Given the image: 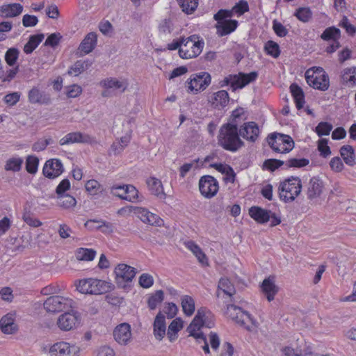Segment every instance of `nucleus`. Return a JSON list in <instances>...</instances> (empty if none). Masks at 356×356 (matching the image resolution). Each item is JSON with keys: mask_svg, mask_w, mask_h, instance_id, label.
<instances>
[{"mask_svg": "<svg viewBox=\"0 0 356 356\" xmlns=\"http://www.w3.org/2000/svg\"><path fill=\"white\" fill-rule=\"evenodd\" d=\"M218 143L224 149L230 152H236L244 145L239 137L236 123H226L220 127Z\"/></svg>", "mask_w": 356, "mask_h": 356, "instance_id": "1", "label": "nucleus"}, {"mask_svg": "<svg viewBox=\"0 0 356 356\" xmlns=\"http://www.w3.org/2000/svg\"><path fill=\"white\" fill-rule=\"evenodd\" d=\"M301 191L302 181L298 177L292 176L284 179L278 187L280 198L286 203L294 201Z\"/></svg>", "mask_w": 356, "mask_h": 356, "instance_id": "2", "label": "nucleus"}, {"mask_svg": "<svg viewBox=\"0 0 356 356\" xmlns=\"http://www.w3.org/2000/svg\"><path fill=\"white\" fill-rule=\"evenodd\" d=\"M112 283L102 280L88 278L79 281L76 289L84 294H102L112 291Z\"/></svg>", "mask_w": 356, "mask_h": 356, "instance_id": "3", "label": "nucleus"}, {"mask_svg": "<svg viewBox=\"0 0 356 356\" xmlns=\"http://www.w3.org/2000/svg\"><path fill=\"white\" fill-rule=\"evenodd\" d=\"M204 41L197 35H192L182 38V47L179 49V56L184 59H189L198 56L203 49Z\"/></svg>", "mask_w": 356, "mask_h": 356, "instance_id": "4", "label": "nucleus"}, {"mask_svg": "<svg viewBox=\"0 0 356 356\" xmlns=\"http://www.w3.org/2000/svg\"><path fill=\"white\" fill-rule=\"evenodd\" d=\"M226 314L238 325L245 327L248 330H252V326L256 327V321L251 315L234 305H229L227 307Z\"/></svg>", "mask_w": 356, "mask_h": 356, "instance_id": "5", "label": "nucleus"}, {"mask_svg": "<svg viewBox=\"0 0 356 356\" xmlns=\"http://www.w3.org/2000/svg\"><path fill=\"white\" fill-rule=\"evenodd\" d=\"M267 140L273 150L277 153H287L294 147V142L288 135L274 133L268 137Z\"/></svg>", "mask_w": 356, "mask_h": 356, "instance_id": "6", "label": "nucleus"}, {"mask_svg": "<svg viewBox=\"0 0 356 356\" xmlns=\"http://www.w3.org/2000/svg\"><path fill=\"white\" fill-rule=\"evenodd\" d=\"M206 316V308H200L195 316L194 317L192 322L187 327V331L189 333V336L194 337L196 340L199 339H203L204 334L202 332H199L202 326L207 327H212L214 323L212 321L207 323L206 319L204 318Z\"/></svg>", "mask_w": 356, "mask_h": 356, "instance_id": "7", "label": "nucleus"}, {"mask_svg": "<svg viewBox=\"0 0 356 356\" xmlns=\"http://www.w3.org/2000/svg\"><path fill=\"white\" fill-rule=\"evenodd\" d=\"M115 282L119 288L126 289L134 278L136 268L125 264H118L114 269Z\"/></svg>", "mask_w": 356, "mask_h": 356, "instance_id": "8", "label": "nucleus"}, {"mask_svg": "<svg viewBox=\"0 0 356 356\" xmlns=\"http://www.w3.org/2000/svg\"><path fill=\"white\" fill-rule=\"evenodd\" d=\"M258 76L257 72H252L249 74L239 73L230 74L220 82V87L231 85L233 90L242 88L250 83L254 81Z\"/></svg>", "mask_w": 356, "mask_h": 356, "instance_id": "9", "label": "nucleus"}, {"mask_svg": "<svg viewBox=\"0 0 356 356\" xmlns=\"http://www.w3.org/2000/svg\"><path fill=\"white\" fill-rule=\"evenodd\" d=\"M74 302L72 299L61 296H53L44 302V307L48 312H60L72 308Z\"/></svg>", "mask_w": 356, "mask_h": 356, "instance_id": "10", "label": "nucleus"}, {"mask_svg": "<svg viewBox=\"0 0 356 356\" xmlns=\"http://www.w3.org/2000/svg\"><path fill=\"white\" fill-rule=\"evenodd\" d=\"M211 75L205 72L193 74L190 77L188 82V90L193 94H197L202 90H204L211 83Z\"/></svg>", "mask_w": 356, "mask_h": 356, "instance_id": "11", "label": "nucleus"}, {"mask_svg": "<svg viewBox=\"0 0 356 356\" xmlns=\"http://www.w3.org/2000/svg\"><path fill=\"white\" fill-rule=\"evenodd\" d=\"M72 143L94 145L97 144V141L94 136L80 131L68 133L59 140V144L62 146Z\"/></svg>", "mask_w": 356, "mask_h": 356, "instance_id": "12", "label": "nucleus"}, {"mask_svg": "<svg viewBox=\"0 0 356 356\" xmlns=\"http://www.w3.org/2000/svg\"><path fill=\"white\" fill-rule=\"evenodd\" d=\"M218 183L212 176L204 175L199 181V189L201 194L206 198H211L218 191Z\"/></svg>", "mask_w": 356, "mask_h": 356, "instance_id": "13", "label": "nucleus"}, {"mask_svg": "<svg viewBox=\"0 0 356 356\" xmlns=\"http://www.w3.org/2000/svg\"><path fill=\"white\" fill-rule=\"evenodd\" d=\"M111 193L129 202L140 201L138 200V191L133 185L113 186L111 187Z\"/></svg>", "mask_w": 356, "mask_h": 356, "instance_id": "14", "label": "nucleus"}, {"mask_svg": "<svg viewBox=\"0 0 356 356\" xmlns=\"http://www.w3.org/2000/svg\"><path fill=\"white\" fill-rule=\"evenodd\" d=\"M307 83L315 89L325 91L329 88V78L325 73L319 74L311 70L305 72Z\"/></svg>", "mask_w": 356, "mask_h": 356, "instance_id": "15", "label": "nucleus"}, {"mask_svg": "<svg viewBox=\"0 0 356 356\" xmlns=\"http://www.w3.org/2000/svg\"><path fill=\"white\" fill-rule=\"evenodd\" d=\"M79 348L61 341L54 343L49 349L50 356H77Z\"/></svg>", "mask_w": 356, "mask_h": 356, "instance_id": "16", "label": "nucleus"}, {"mask_svg": "<svg viewBox=\"0 0 356 356\" xmlns=\"http://www.w3.org/2000/svg\"><path fill=\"white\" fill-rule=\"evenodd\" d=\"M80 322L79 316L76 312H65L59 316L58 327L63 331H70L75 328Z\"/></svg>", "mask_w": 356, "mask_h": 356, "instance_id": "17", "label": "nucleus"}, {"mask_svg": "<svg viewBox=\"0 0 356 356\" xmlns=\"http://www.w3.org/2000/svg\"><path fill=\"white\" fill-rule=\"evenodd\" d=\"M131 211L137 215L138 218L146 224L160 226L163 222V220L158 215L153 213L144 208L131 207Z\"/></svg>", "mask_w": 356, "mask_h": 356, "instance_id": "18", "label": "nucleus"}, {"mask_svg": "<svg viewBox=\"0 0 356 356\" xmlns=\"http://www.w3.org/2000/svg\"><path fill=\"white\" fill-rule=\"evenodd\" d=\"M113 337L119 344L127 345L131 339L130 325L123 323L116 326L113 330Z\"/></svg>", "mask_w": 356, "mask_h": 356, "instance_id": "19", "label": "nucleus"}, {"mask_svg": "<svg viewBox=\"0 0 356 356\" xmlns=\"http://www.w3.org/2000/svg\"><path fill=\"white\" fill-rule=\"evenodd\" d=\"M42 171L46 177L54 179L63 172V166L59 159H52L45 163Z\"/></svg>", "mask_w": 356, "mask_h": 356, "instance_id": "20", "label": "nucleus"}, {"mask_svg": "<svg viewBox=\"0 0 356 356\" xmlns=\"http://www.w3.org/2000/svg\"><path fill=\"white\" fill-rule=\"evenodd\" d=\"M239 136L250 142H254L259 135V129L254 122L244 123L239 129Z\"/></svg>", "mask_w": 356, "mask_h": 356, "instance_id": "21", "label": "nucleus"}, {"mask_svg": "<svg viewBox=\"0 0 356 356\" xmlns=\"http://www.w3.org/2000/svg\"><path fill=\"white\" fill-rule=\"evenodd\" d=\"M99 86L106 90L113 91H120L123 92L128 87V83L125 79H118L113 77H108L102 79L99 82Z\"/></svg>", "mask_w": 356, "mask_h": 356, "instance_id": "22", "label": "nucleus"}, {"mask_svg": "<svg viewBox=\"0 0 356 356\" xmlns=\"http://www.w3.org/2000/svg\"><path fill=\"white\" fill-rule=\"evenodd\" d=\"M97 44V35L95 32L88 33L81 42L78 51L81 55H86L91 53L96 47Z\"/></svg>", "mask_w": 356, "mask_h": 356, "instance_id": "23", "label": "nucleus"}, {"mask_svg": "<svg viewBox=\"0 0 356 356\" xmlns=\"http://www.w3.org/2000/svg\"><path fill=\"white\" fill-rule=\"evenodd\" d=\"M324 190L323 181L317 177H312L308 184L307 194L309 200L319 197Z\"/></svg>", "mask_w": 356, "mask_h": 356, "instance_id": "24", "label": "nucleus"}, {"mask_svg": "<svg viewBox=\"0 0 356 356\" xmlns=\"http://www.w3.org/2000/svg\"><path fill=\"white\" fill-rule=\"evenodd\" d=\"M153 328L155 338L159 341H161L166 334V324L165 316L161 312L155 317Z\"/></svg>", "mask_w": 356, "mask_h": 356, "instance_id": "25", "label": "nucleus"}, {"mask_svg": "<svg viewBox=\"0 0 356 356\" xmlns=\"http://www.w3.org/2000/svg\"><path fill=\"white\" fill-rule=\"evenodd\" d=\"M238 26V22L235 19L219 20L216 25L217 34L219 36H225L230 34L236 30Z\"/></svg>", "mask_w": 356, "mask_h": 356, "instance_id": "26", "label": "nucleus"}, {"mask_svg": "<svg viewBox=\"0 0 356 356\" xmlns=\"http://www.w3.org/2000/svg\"><path fill=\"white\" fill-rule=\"evenodd\" d=\"M0 328L6 334H12L18 330V326L15 323V318L12 314H8L1 318Z\"/></svg>", "mask_w": 356, "mask_h": 356, "instance_id": "27", "label": "nucleus"}, {"mask_svg": "<svg viewBox=\"0 0 356 356\" xmlns=\"http://www.w3.org/2000/svg\"><path fill=\"white\" fill-rule=\"evenodd\" d=\"M261 289L269 302L273 300L278 292V287L275 284L274 277H269L265 279L262 282Z\"/></svg>", "mask_w": 356, "mask_h": 356, "instance_id": "28", "label": "nucleus"}, {"mask_svg": "<svg viewBox=\"0 0 356 356\" xmlns=\"http://www.w3.org/2000/svg\"><path fill=\"white\" fill-rule=\"evenodd\" d=\"M23 6L19 3L5 4L0 7V16L5 18L15 17L19 15Z\"/></svg>", "mask_w": 356, "mask_h": 356, "instance_id": "29", "label": "nucleus"}, {"mask_svg": "<svg viewBox=\"0 0 356 356\" xmlns=\"http://www.w3.org/2000/svg\"><path fill=\"white\" fill-rule=\"evenodd\" d=\"M29 101L31 104H49L51 98L49 95L44 94L37 88H33L29 92Z\"/></svg>", "mask_w": 356, "mask_h": 356, "instance_id": "30", "label": "nucleus"}, {"mask_svg": "<svg viewBox=\"0 0 356 356\" xmlns=\"http://www.w3.org/2000/svg\"><path fill=\"white\" fill-rule=\"evenodd\" d=\"M229 101V94L226 90H219L216 92L213 93L209 97V102L215 108L216 107H225L227 105Z\"/></svg>", "mask_w": 356, "mask_h": 356, "instance_id": "31", "label": "nucleus"}, {"mask_svg": "<svg viewBox=\"0 0 356 356\" xmlns=\"http://www.w3.org/2000/svg\"><path fill=\"white\" fill-rule=\"evenodd\" d=\"M147 184L151 193L157 197L164 200L166 197L163 191L161 181L154 177H150L147 180Z\"/></svg>", "mask_w": 356, "mask_h": 356, "instance_id": "32", "label": "nucleus"}, {"mask_svg": "<svg viewBox=\"0 0 356 356\" xmlns=\"http://www.w3.org/2000/svg\"><path fill=\"white\" fill-rule=\"evenodd\" d=\"M250 216L259 223H265L270 218V211L258 207H252L249 209Z\"/></svg>", "mask_w": 356, "mask_h": 356, "instance_id": "33", "label": "nucleus"}, {"mask_svg": "<svg viewBox=\"0 0 356 356\" xmlns=\"http://www.w3.org/2000/svg\"><path fill=\"white\" fill-rule=\"evenodd\" d=\"M290 91L293 97L297 108H302L305 104V95L302 88L294 83L290 86Z\"/></svg>", "mask_w": 356, "mask_h": 356, "instance_id": "34", "label": "nucleus"}, {"mask_svg": "<svg viewBox=\"0 0 356 356\" xmlns=\"http://www.w3.org/2000/svg\"><path fill=\"white\" fill-rule=\"evenodd\" d=\"M218 297L220 296V291L229 297H232L236 292L234 286L227 278H221L218 282Z\"/></svg>", "mask_w": 356, "mask_h": 356, "instance_id": "35", "label": "nucleus"}, {"mask_svg": "<svg viewBox=\"0 0 356 356\" xmlns=\"http://www.w3.org/2000/svg\"><path fill=\"white\" fill-rule=\"evenodd\" d=\"M186 247L190 250L193 254L197 257L198 261L203 265H207V258L205 254L202 252L201 248L192 241H188L184 243Z\"/></svg>", "mask_w": 356, "mask_h": 356, "instance_id": "36", "label": "nucleus"}, {"mask_svg": "<svg viewBox=\"0 0 356 356\" xmlns=\"http://www.w3.org/2000/svg\"><path fill=\"white\" fill-rule=\"evenodd\" d=\"M341 78L343 83L348 86L356 85V67H351L344 69L341 72Z\"/></svg>", "mask_w": 356, "mask_h": 356, "instance_id": "37", "label": "nucleus"}, {"mask_svg": "<svg viewBox=\"0 0 356 356\" xmlns=\"http://www.w3.org/2000/svg\"><path fill=\"white\" fill-rule=\"evenodd\" d=\"M340 154L343 158L344 162L350 165L353 166L355 163V158L354 154V149L351 145H343L340 149Z\"/></svg>", "mask_w": 356, "mask_h": 356, "instance_id": "38", "label": "nucleus"}, {"mask_svg": "<svg viewBox=\"0 0 356 356\" xmlns=\"http://www.w3.org/2000/svg\"><path fill=\"white\" fill-rule=\"evenodd\" d=\"M182 327L183 321L180 318H177L170 323L167 332L170 341L172 342L177 339V334Z\"/></svg>", "mask_w": 356, "mask_h": 356, "instance_id": "39", "label": "nucleus"}, {"mask_svg": "<svg viewBox=\"0 0 356 356\" xmlns=\"http://www.w3.org/2000/svg\"><path fill=\"white\" fill-rule=\"evenodd\" d=\"M57 195V203L61 208L64 209H70L76 206V200L73 196L67 194Z\"/></svg>", "mask_w": 356, "mask_h": 356, "instance_id": "40", "label": "nucleus"}, {"mask_svg": "<svg viewBox=\"0 0 356 356\" xmlns=\"http://www.w3.org/2000/svg\"><path fill=\"white\" fill-rule=\"evenodd\" d=\"M44 38V35L42 33L31 35L29 41L24 47V51L27 54L32 53Z\"/></svg>", "mask_w": 356, "mask_h": 356, "instance_id": "41", "label": "nucleus"}, {"mask_svg": "<svg viewBox=\"0 0 356 356\" xmlns=\"http://www.w3.org/2000/svg\"><path fill=\"white\" fill-rule=\"evenodd\" d=\"M92 65V63L89 60H77L72 65L68 71L69 74H73L74 76H78L83 72L89 68Z\"/></svg>", "mask_w": 356, "mask_h": 356, "instance_id": "42", "label": "nucleus"}, {"mask_svg": "<svg viewBox=\"0 0 356 356\" xmlns=\"http://www.w3.org/2000/svg\"><path fill=\"white\" fill-rule=\"evenodd\" d=\"M181 307L184 313L188 316H191L195 312V301L193 298L190 296L185 295L181 297Z\"/></svg>", "mask_w": 356, "mask_h": 356, "instance_id": "43", "label": "nucleus"}, {"mask_svg": "<svg viewBox=\"0 0 356 356\" xmlns=\"http://www.w3.org/2000/svg\"><path fill=\"white\" fill-rule=\"evenodd\" d=\"M182 11L186 14H192L198 6V0H177Z\"/></svg>", "mask_w": 356, "mask_h": 356, "instance_id": "44", "label": "nucleus"}, {"mask_svg": "<svg viewBox=\"0 0 356 356\" xmlns=\"http://www.w3.org/2000/svg\"><path fill=\"white\" fill-rule=\"evenodd\" d=\"M96 255V252L92 249L79 248L76 252V257L79 260L92 261Z\"/></svg>", "mask_w": 356, "mask_h": 356, "instance_id": "45", "label": "nucleus"}, {"mask_svg": "<svg viewBox=\"0 0 356 356\" xmlns=\"http://www.w3.org/2000/svg\"><path fill=\"white\" fill-rule=\"evenodd\" d=\"M163 291L162 290H157L148 298L147 304L149 308L151 310L155 309L157 305L163 302Z\"/></svg>", "mask_w": 356, "mask_h": 356, "instance_id": "46", "label": "nucleus"}, {"mask_svg": "<svg viewBox=\"0 0 356 356\" xmlns=\"http://www.w3.org/2000/svg\"><path fill=\"white\" fill-rule=\"evenodd\" d=\"M23 159L19 157H13L9 159L4 166L7 171L18 172L21 170Z\"/></svg>", "mask_w": 356, "mask_h": 356, "instance_id": "47", "label": "nucleus"}, {"mask_svg": "<svg viewBox=\"0 0 356 356\" xmlns=\"http://www.w3.org/2000/svg\"><path fill=\"white\" fill-rule=\"evenodd\" d=\"M340 36V30L335 27L327 28L321 34V38L324 40H337Z\"/></svg>", "mask_w": 356, "mask_h": 356, "instance_id": "48", "label": "nucleus"}, {"mask_svg": "<svg viewBox=\"0 0 356 356\" xmlns=\"http://www.w3.org/2000/svg\"><path fill=\"white\" fill-rule=\"evenodd\" d=\"M19 51L16 48H10L5 54V60L9 66H13L19 56Z\"/></svg>", "mask_w": 356, "mask_h": 356, "instance_id": "49", "label": "nucleus"}, {"mask_svg": "<svg viewBox=\"0 0 356 356\" xmlns=\"http://www.w3.org/2000/svg\"><path fill=\"white\" fill-rule=\"evenodd\" d=\"M332 129V125L326 122H320L315 128L318 136H328Z\"/></svg>", "mask_w": 356, "mask_h": 356, "instance_id": "50", "label": "nucleus"}, {"mask_svg": "<svg viewBox=\"0 0 356 356\" xmlns=\"http://www.w3.org/2000/svg\"><path fill=\"white\" fill-rule=\"evenodd\" d=\"M309 163V161L307 159H290L286 161L287 168H302L307 166Z\"/></svg>", "mask_w": 356, "mask_h": 356, "instance_id": "51", "label": "nucleus"}, {"mask_svg": "<svg viewBox=\"0 0 356 356\" xmlns=\"http://www.w3.org/2000/svg\"><path fill=\"white\" fill-rule=\"evenodd\" d=\"M295 15L303 22H307L312 18V11L309 8H300L297 10Z\"/></svg>", "mask_w": 356, "mask_h": 356, "instance_id": "52", "label": "nucleus"}, {"mask_svg": "<svg viewBox=\"0 0 356 356\" xmlns=\"http://www.w3.org/2000/svg\"><path fill=\"white\" fill-rule=\"evenodd\" d=\"M265 50L266 53L274 58L280 56V51L279 45L273 41H268L265 44Z\"/></svg>", "mask_w": 356, "mask_h": 356, "instance_id": "53", "label": "nucleus"}, {"mask_svg": "<svg viewBox=\"0 0 356 356\" xmlns=\"http://www.w3.org/2000/svg\"><path fill=\"white\" fill-rule=\"evenodd\" d=\"M54 143V140L51 137L41 138L33 145V150L40 152L44 150L47 145Z\"/></svg>", "mask_w": 356, "mask_h": 356, "instance_id": "54", "label": "nucleus"}, {"mask_svg": "<svg viewBox=\"0 0 356 356\" xmlns=\"http://www.w3.org/2000/svg\"><path fill=\"white\" fill-rule=\"evenodd\" d=\"M39 160L37 157L29 156L26 159V169L31 174H35L37 172Z\"/></svg>", "mask_w": 356, "mask_h": 356, "instance_id": "55", "label": "nucleus"}, {"mask_svg": "<svg viewBox=\"0 0 356 356\" xmlns=\"http://www.w3.org/2000/svg\"><path fill=\"white\" fill-rule=\"evenodd\" d=\"M138 282L141 287L144 289H148L153 285L154 279L151 275L148 273H143L139 277Z\"/></svg>", "mask_w": 356, "mask_h": 356, "instance_id": "56", "label": "nucleus"}, {"mask_svg": "<svg viewBox=\"0 0 356 356\" xmlns=\"http://www.w3.org/2000/svg\"><path fill=\"white\" fill-rule=\"evenodd\" d=\"M284 163V161L279 159H267L264 162L263 167L270 171H274Z\"/></svg>", "mask_w": 356, "mask_h": 356, "instance_id": "57", "label": "nucleus"}, {"mask_svg": "<svg viewBox=\"0 0 356 356\" xmlns=\"http://www.w3.org/2000/svg\"><path fill=\"white\" fill-rule=\"evenodd\" d=\"M85 187L90 194L96 195L100 191L101 186L97 180L90 179L86 182Z\"/></svg>", "mask_w": 356, "mask_h": 356, "instance_id": "58", "label": "nucleus"}, {"mask_svg": "<svg viewBox=\"0 0 356 356\" xmlns=\"http://www.w3.org/2000/svg\"><path fill=\"white\" fill-rule=\"evenodd\" d=\"M318 149L321 152V155L323 157H327L331 154V150L327 145V140L322 138L318 142Z\"/></svg>", "mask_w": 356, "mask_h": 356, "instance_id": "59", "label": "nucleus"}, {"mask_svg": "<svg viewBox=\"0 0 356 356\" xmlns=\"http://www.w3.org/2000/svg\"><path fill=\"white\" fill-rule=\"evenodd\" d=\"M248 3L245 0H241L238 3H236V5L233 7V10L234 11V13L238 15L244 14L245 12L248 11Z\"/></svg>", "mask_w": 356, "mask_h": 356, "instance_id": "60", "label": "nucleus"}, {"mask_svg": "<svg viewBox=\"0 0 356 356\" xmlns=\"http://www.w3.org/2000/svg\"><path fill=\"white\" fill-rule=\"evenodd\" d=\"M61 38L62 37L59 33H51L47 37L44 42V45L54 47L58 44Z\"/></svg>", "mask_w": 356, "mask_h": 356, "instance_id": "61", "label": "nucleus"}, {"mask_svg": "<svg viewBox=\"0 0 356 356\" xmlns=\"http://www.w3.org/2000/svg\"><path fill=\"white\" fill-rule=\"evenodd\" d=\"M22 218L24 221L31 227H38L42 225V222L38 218H35L31 216L29 213H24Z\"/></svg>", "mask_w": 356, "mask_h": 356, "instance_id": "62", "label": "nucleus"}, {"mask_svg": "<svg viewBox=\"0 0 356 356\" xmlns=\"http://www.w3.org/2000/svg\"><path fill=\"white\" fill-rule=\"evenodd\" d=\"M82 92V88L80 86L73 84L67 89V96L70 98H75L79 96Z\"/></svg>", "mask_w": 356, "mask_h": 356, "instance_id": "63", "label": "nucleus"}, {"mask_svg": "<svg viewBox=\"0 0 356 356\" xmlns=\"http://www.w3.org/2000/svg\"><path fill=\"white\" fill-rule=\"evenodd\" d=\"M115 351L108 346H102L97 350L96 356H114Z\"/></svg>", "mask_w": 356, "mask_h": 356, "instance_id": "64", "label": "nucleus"}]
</instances>
